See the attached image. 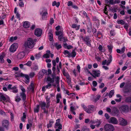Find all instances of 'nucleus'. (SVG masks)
<instances>
[{
  "instance_id": "nucleus-51",
  "label": "nucleus",
  "mask_w": 131,
  "mask_h": 131,
  "mask_svg": "<svg viewBox=\"0 0 131 131\" xmlns=\"http://www.w3.org/2000/svg\"><path fill=\"white\" fill-rule=\"evenodd\" d=\"M29 124H27V129H29V128L30 126H31L32 125V123H31V122H29Z\"/></svg>"
},
{
  "instance_id": "nucleus-2",
  "label": "nucleus",
  "mask_w": 131,
  "mask_h": 131,
  "mask_svg": "<svg viewBox=\"0 0 131 131\" xmlns=\"http://www.w3.org/2000/svg\"><path fill=\"white\" fill-rule=\"evenodd\" d=\"M40 13L41 15L42 18L43 20H45L47 18V15L48 14L47 9L45 8H42L40 10Z\"/></svg>"
},
{
  "instance_id": "nucleus-5",
  "label": "nucleus",
  "mask_w": 131,
  "mask_h": 131,
  "mask_svg": "<svg viewBox=\"0 0 131 131\" xmlns=\"http://www.w3.org/2000/svg\"><path fill=\"white\" fill-rule=\"evenodd\" d=\"M88 108L84 107L85 111L88 113H91L94 111L95 107L93 105H91L88 106Z\"/></svg>"
},
{
  "instance_id": "nucleus-25",
  "label": "nucleus",
  "mask_w": 131,
  "mask_h": 131,
  "mask_svg": "<svg viewBox=\"0 0 131 131\" xmlns=\"http://www.w3.org/2000/svg\"><path fill=\"white\" fill-rule=\"evenodd\" d=\"M105 3H109V5H113L114 4L113 0H105Z\"/></svg>"
},
{
  "instance_id": "nucleus-11",
  "label": "nucleus",
  "mask_w": 131,
  "mask_h": 131,
  "mask_svg": "<svg viewBox=\"0 0 131 131\" xmlns=\"http://www.w3.org/2000/svg\"><path fill=\"white\" fill-rule=\"evenodd\" d=\"M9 100V98H6L4 96L3 94L0 93V101H5L6 102H7Z\"/></svg>"
},
{
  "instance_id": "nucleus-49",
  "label": "nucleus",
  "mask_w": 131,
  "mask_h": 131,
  "mask_svg": "<svg viewBox=\"0 0 131 131\" xmlns=\"http://www.w3.org/2000/svg\"><path fill=\"white\" fill-rule=\"evenodd\" d=\"M20 89L22 91V92H24V93H25L26 92V90L22 86H20Z\"/></svg>"
},
{
  "instance_id": "nucleus-12",
  "label": "nucleus",
  "mask_w": 131,
  "mask_h": 131,
  "mask_svg": "<svg viewBox=\"0 0 131 131\" xmlns=\"http://www.w3.org/2000/svg\"><path fill=\"white\" fill-rule=\"evenodd\" d=\"M25 55V53L24 52H20L18 54L17 56V58L18 59H21L24 57Z\"/></svg>"
},
{
  "instance_id": "nucleus-44",
  "label": "nucleus",
  "mask_w": 131,
  "mask_h": 131,
  "mask_svg": "<svg viewBox=\"0 0 131 131\" xmlns=\"http://www.w3.org/2000/svg\"><path fill=\"white\" fill-rule=\"evenodd\" d=\"M39 105H38L37 107L34 108V112H35L37 113L39 112Z\"/></svg>"
},
{
  "instance_id": "nucleus-48",
  "label": "nucleus",
  "mask_w": 131,
  "mask_h": 131,
  "mask_svg": "<svg viewBox=\"0 0 131 131\" xmlns=\"http://www.w3.org/2000/svg\"><path fill=\"white\" fill-rule=\"evenodd\" d=\"M100 97H101L100 95H97V97L96 98H95V102H96L97 101H98L99 99L100 98Z\"/></svg>"
},
{
  "instance_id": "nucleus-32",
  "label": "nucleus",
  "mask_w": 131,
  "mask_h": 131,
  "mask_svg": "<svg viewBox=\"0 0 131 131\" xmlns=\"http://www.w3.org/2000/svg\"><path fill=\"white\" fill-rule=\"evenodd\" d=\"M114 90H112L110 91L109 94H108V96L110 98H111L114 94Z\"/></svg>"
},
{
  "instance_id": "nucleus-18",
  "label": "nucleus",
  "mask_w": 131,
  "mask_h": 131,
  "mask_svg": "<svg viewBox=\"0 0 131 131\" xmlns=\"http://www.w3.org/2000/svg\"><path fill=\"white\" fill-rule=\"evenodd\" d=\"M76 49H74L72 51L71 53H70L68 57H74L76 55V53L75 52V50Z\"/></svg>"
},
{
  "instance_id": "nucleus-42",
  "label": "nucleus",
  "mask_w": 131,
  "mask_h": 131,
  "mask_svg": "<svg viewBox=\"0 0 131 131\" xmlns=\"http://www.w3.org/2000/svg\"><path fill=\"white\" fill-rule=\"evenodd\" d=\"M35 58L37 59H39L41 56L40 54V53H38V54H36L35 56Z\"/></svg>"
},
{
  "instance_id": "nucleus-47",
  "label": "nucleus",
  "mask_w": 131,
  "mask_h": 131,
  "mask_svg": "<svg viewBox=\"0 0 131 131\" xmlns=\"http://www.w3.org/2000/svg\"><path fill=\"white\" fill-rule=\"evenodd\" d=\"M10 115L11 120L13 121L14 119V114L11 112H10Z\"/></svg>"
},
{
  "instance_id": "nucleus-6",
  "label": "nucleus",
  "mask_w": 131,
  "mask_h": 131,
  "mask_svg": "<svg viewBox=\"0 0 131 131\" xmlns=\"http://www.w3.org/2000/svg\"><path fill=\"white\" fill-rule=\"evenodd\" d=\"M119 123L120 125L123 126H125L127 125V121L122 117H120L118 119Z\"/></svg>"
},
{
  "instance_id": "nucleus-7",
  "label": "nucleus",
  "mask_w": 131,
  "mask_h": 131,
  "mask_svg": "<svg viewBox=\"0 0 131 131\" xmlns=\"http://www.w3.org/2000/svg\"><path fill=\"white\" fill-rule=\"evenodd\" d=\"M104 127L106 131H113L114 130V127L110 124H106L105 125Z\"/></svg>"
},
{
  "instance_id": "nucleus-31",
  "label": "nucleus",
  "mask_w": 131,
  "mask_h": 131,
  "mask_svg": "<svg viewBox=\"0 0 131 131\" xmlns=\"http://www.w3.org/2000/svg\"><path fill=\"white\" fill-rule=\"evenodd\" d=\"M109 59L107 61V63L106 65H108L111 62L112 60V58L111 55H110L109 57Z\"/></svg>"
},
{
  "instance_id": "nucleus-53",
  "label": "nucleus",
  "mask_w": 131,
  "mask_h": 131,
  "mask_svg": "<svg viewBox=\"0 0 131 131\" xmlns=\"http://www.w3.org/2000/svg\"><path fill=\"white\" fill-rule=\"evenodd\" d=\"M41 72L42 73V74H47V70L45 69H42Z\"/></svg>"
},
{
  "instance_id": "nucleus-40",
  "label": "nucleus",
  "mask_w": 131,
  "mask_h": 131,
  "mask_svg": "<svg viewBox=\"0 0 131 131\" xmlns=\"http://www.w3.org/2000/svg\"><path fill=\"white\" fill-rule=\"evenodd\" d=\"M83 14L84 16L86 17V18L87 19V20H88V21H90V19L88 16L86 12L85 11L83 12Z\"/></svg>"
},
{
  "instance_id": "nucleus-23",
  "label": "nucleus",
  "mask_w": 131,
  "mask_h": 131,
  "mask_svg": "<svg viewBox=\"0 0 131 131\" xmlns=\"http://www.w3.org/2000/svg\"><path fill=\"white\" fill-rule=\"evenodd\" d=\"M23 26L25 28H28L30 26L29 22L27 21L25 22L23 25Z\"/></svg>"
},
{
  "instance_id": "nucleus-29",
  "label": "nucleus",
  "mask_w": 131,
  "mask_h": 131,
  "mask_svg": "<svg viewBox=\"0 0 131 131\" xmlns=\"http://www.w3.org/2000/svg\"><path fill=\"white\" fill-rule=\"evenodd\" d=\"M101 123V121L100 120L97 119L96 121V124L95 126L97 127H98L100 125Z\"/></svg>"
},
{
  "instance_id": "nucleus-33",
  "label": "nucleus",
  "mask_w": 131,
  "mask_h": 131,
  "mask_svg": "<svg viewBox=\"0 0 131 131\" xmlns=\"http://www.w3.org/2000/svg\"><path fill=\"white\" fill-rule=\"evenodd\" d=\"M15 101L17 102H18L21 100V99L18 95H17L15 97Z\"/></svg>"
},
{
  "instance_id": "nucleus-9",
  "label": "nucleus",
  "mask_w": 131,
  "mask_h": 131,
  "mask_svg": "<svg viewBox=\"0 0 131 131\" xmlns=\"http://www.w3.org/2000/svg\"><path fill=\"white\" fill-rule=\"evenodd\" d=\"M120 110L122 112H127L128 111L129 108L128 106L127 105H123L120 107Z\"/></svg>"
},
{
  "instance_id": "nucleus-1",
  "label": "nucleus",
  "mask_w": 131,
  "mask_h": 131,
  "mask_svg": "<svg viewBox=\"0 0 131 131\" xmlns=\"http://www.w3.org/2000/svg\"><path fill=\"white\" fill-rule=\"evenodd\" d=\"M24 45L26 48H28L30 49L32 48L34 45L32 39L30 38H28L27 41L25 42Z\"/></svg>"
},
{
  "instance_id": "nucleus-19",
  "label": "nucleus",
  "mask_w": 131,
  "mask_h": 131,
  "mask_svg": "<svg viewBox=\"0 0 131 131\" xmlns=\"http://www.w3.org/2000/svg\"><path fill=\"white\" fill-rule=\"evenodd\" d=\"M92 73L93 74L97 77H98L100 75V72L99 71H93Z\"/></svg>"
},
{
  "instance_id": "nucleus-41",
  "label": "nucleus",
  "mask_w": 131,
  "mask_h": 131,
  "mask_svg": "<svg viewBox=\"0 0 131 131\" xmlns=\"http://www.w3.org/2000/svg\"><path fill=\"white\" fill-rule=\"evenodd\" d=\"M108 48V49L109 52H111L112 51V49L113 48V46L111 45L107 46Z\"/></svg>"
},
{
  "instance_id": "nucleus-64",
  "label": "nucleus",
  "mask_w": 131,
  "mask_h": 131,
  "mask_svg": "<svg viewBox=\"0 0 131 131\" xmlns=\"http://www.w3.org/2000/svg\"><path fill=\"white\" fill-rule=\"evenodd\" d=\"M12 85L11 84H9L8 85V86L7 87V88L9 90H11L12 88Z\"/></svg>"
},
{
  "instance_id": "nucleus-58",
  "label": "nucleus",
  "mask_w": 131,
  "mask_h": 131,
  "mask_svg": "<svg viewBox=\"0 0 131 131\" xmlns=\"http://www.w3.org/2000/svg\"><path fill=\"white\" fill-rule=\"evenodd\" d=\"M70 108L71 111H73L75 110L74 107L72 105V104L70 105Z\"/></svg>"
},
{
  "instance_id": "nucleus-3",
  "label": "nucleus",
  "mask_w": 131,
  "mask_h": 131,
  "mask_svg": "<svg viewBox=\"0 0 131 131\" xmlns=\"http://www.w3.org/2000/svg\"><path fill=\"white\" fill-rule=\"evenodd\" d=\"M131 85L128 83H126L123 89L124 93L130 92H131Z\"/></svg>"
},
{
  "instance_id": "nucleus-37",
  "label": "nucleus",
  "mask_w": 131,
  "mask_h": 131,
  "mask_svg": "<svg viewBox=\"0 0 131 131\" xmlns=\"http://www.w3.org/2000/svg\"><path fill=\"white\" fill-rule=\"evenodd\" d=\"M17 38V37H12L10 38L9 41H10L12 42L14 40H16Z\"/></svg>"
},
{
  "instance_id": "nucleus-26",
  "label": "nucleus",
  "mask_w": 131,
  "mask_h": 131,
  "mask_svg": "<svg viewBox=\"0 0 131 131\" xmlns=\"http://www.w3.org/2000/svg\"><path fill=\"white\" fill-rule=\"evenodd\" d=\"M24 75V74L22 73H15V77H23Z\"/></svg>"
},
{
  "instance_id": "nucleus-38",
  "label": "nucleus",
  "mask_w": 131,
  "mask_h": 131,
  "mask_svg": "<svg viewBox=\"0 0 131 131\" xmlns=\"http://www.w3.org/2000/svg\"><path fill=\"white\" fill-rule=\"evenodd\" d=\"M89 128L86 127H84L82 128L81 131H89Z\"/></svg>"
},
{
  "instance_id": "nucleus-27",
  "label": "nucleus",
  "mask_w": 131,
  "mask_h": 131,
  "mask_svg": "<svg viewBox=\"0 0 131 131\" xmlns=\"http://www.w3.org/2000/svg\"><path fill=\"white\" fill-rule=\"evenodd\" d=\"M89 24L90 25V27L91 29L89 27H88L87 28V31L89 33H90L91 32V29L92 28V24L90 22H89Z\"/></svg>"
},
{
  "instance_id": "nucleus-24",
  "label": "nucleus",
  "mask_w": 131,
  "mask_h": 131,
  "mask_svg": "<svg viewBox=\"0 0 131 131\" xmlns=\"http://www.w3.org/2000/svg\"><path fill=\"white\" fill-rule=\"evenodd\" d=\"M54 46H55L56 48L58 50L62 47L61 45L60 44H59L58 43L56 42L54 43Z\"/></svg>"
},
{
  "instance_id": "nucleus-45",
  "label": "nucleus",
  "mask_w": 131,
  "mask_h": 131,
  "mask_svg": "<svg viewBox=\"0 0 131 131\" xmlns=\"http://www.w3.org/2000/svg\"><path fill=\"white\" fill-rule=\"evenodd\" d=\"M4 57L3 55H0V62L3 63L4 62V60L3 59Z\"/></svg>"
},
{
  "instance_id": "nucleus-55",
  "label": "nucleus",
  "mask_w": 131,
  "mask_h": 131,
  "mask_svg": "<svg viewBox=\"0 0 131 131\" xmlns=\"http://www.w3.org/2000/svg\"><path fill=\"white\" fill-rule=\"evenodd\" d=\"M63 53L64 54H68V56H69V54L70 53L67 50H65L64 52H63Z\"/></svg>"
},
{
  "instance_id": "nucleus-36",
  "label": "nucleus",
  "mask_w": 131,
  "mask_h": 131,
  "mask_svg": "<svg viewBox=\"0 0 131 131\" xmlns=\"http://www.w3.org/2000/svg\"><path fill=\"white\" fill-rule=\"evenodd\" d=\"M47 80L50 81L51 83H52L54 81V78L51 79L50 77H49L47 78Z\"/></svg>"
},
{
  "instance_id": "nucleus-50",
  "label": "nucleus",
  "mask_w": 131,
  "mask_h": 131,
  "mask_svg": "<svg viewBox=\"0 0 131 131\" xmlns=\"http://www.w3.org/2000/svg\"><path fill=\"white\" fill-rule=\"evenodd\" d=\"M46 102L47 104H49L50 102V98H48V96H47L46 98Z\"/></svg>"
},
{
  "instance_id": "nucleus-22",
  "label": "nucleus",
  "mask_w": 131,
  "mask_h": 131,
  "mask_svg": "<svg viewBox=\"0 0 131 131\" xmlns=\"http://www.w3.org/2000/svg\"><path fill=\"white\" fill-rule=\"evenodd\" d=\"M20 95L22 100L23 101H25L26 98V95L25 93L24 92H21L20 93Z\"/></svg>"
},
{
  "instance_id": "nucleus-54",
  "label": "nucleus",
  "mask_w": 131,
  "mask_h": 131,
  "mask_svg": "<svg viewBox=\"0 0 131 131\" xmlns=\"http://www.w3.org/2000/svg\"><path fill=\"white\" fill-rule=\"evenodd\" d=\"M92 84L94 87H96L97 85V83L95 81H93V82Z\"/></svg>"
},
{
  "instance_id": "nucleus-15",
  "label": "nucleus",
  "mask_w": 131,
  "mask_h": 131,
  "mask_svg": "<svg viewBox=\"0 0 131 131\" xmlns=\"http://www.w3.org/2000/svg\"><path fill=\"white\" fill-rule=\"evenodd\" d=\"M60 120L59 119H57L56 121V122L55 124V125L57 126H58V128L61 129H62V125L60 123Z\"/></svg>"
},
{
  "instance_id": "nucleus-43",
  "label": "nucleus",
  "mask_w": 131,
  "mask_h": 131,
  "mask_svg": "<svg viewBox=\"0 0 131 131\" xmlns=\"http://www.w3.org/2000/svg\"><path fill=\"white\" fill-rule=\"evenodd\" d=\"M27 89L28 90H29V89H30V90H29V91L30 90H31L32 92L34 91V86H32L30 85L29 87L27 88Z\"/></svg>"
},
{
  "instance_id": "nucleus-59",
  "label": "nucleus",
  "mask_w": 131,
  "mask_h": 131,
  "mask_svg": "<svg viewBox=\"0 0 131 131\" xmlns=\"http://www.w3.org/2000/svg\"><path fill=\"white\" fill-rule=\"evenodd\" d=\"M73 5L71 1H69L68 2V6H72Z\"/></svg>"
},
{
  "instance_id": "nucleus-14",
  "label": "nucleus",
  "mask_w": 131,
  "mask_h": 131,
  "mask_svg": "<svg viewBox=\"0 0 131 131\" xmlns=\"http://www.w3.org/2000/svg\"><path fill=\"white\" fill-rule=\"evenodd\" d=\"M2 125L3 126L8 129V127L9 125V122L8 121L5 120L3 121L2 122Z\"/></svg>"
},
{
  "instance_id": "nucleus-39",
  "label": "nucleus",
  "mask_w": 131,
  "mask_h": 131,
  "mask_svg": "<svg viewBox=\"0 0 131 131\" xmlns=\"http://www.w3.org/2000/svg\"><path fill=\"white\" fill-rule=\"evenodd\" d=\"M59 77L57 76L56 78H55V81L57 85L59 84Z\"/></svg>"
},
{
  "instance_id": "nucleus-30",
  "label": "nucleus",
  "mask_w": 131,
  "mask_h": 131,
  "mask_svg": "<svg viewBox=\"0 0 131 131\" xmlns=\"http://www.w3.org/2000/svg\"><path fill=\"white\" fill-rule=\"evenodd\" d=\"M12 89L11 90L14 93H17L18 92V89H17L16 87L15 86L12 87Z\"/></svg>"
},
{
  "instance_id": "nucleus-46",
  "label": "nucleus",
  "mask_w": 131,
  "mask_h": 131,
  "mask_svg": "<svg viewBox=\"0 0 131 131\" xmlns=\"http://www.w3.org/2000/svg\"><path fill=\"white\" fill-rule=\"evenodd\" d=\"M32 62L30 61H28L26 63L25 65H27L28 66L30 67L31 65Z\"/></svg>"
},
{
  "instance_id": "nucleus-21",
  "label": "nucleus",
  "mask_w": 131,
  "mask_h": 131,
  "mask_svg": "<svg viewBox=\"0 0 131 131\" xmlns=\"http://www.w3.org/2000/svg\"><path fill=\"white\" fill-rule=\"evenodd\" d=\"M39 105L42 109H44L46 105V102H41L39 103Z\"/></svg>"
},
{
  "instance_id": "nucleus-10",
  "label": "nucleus",
  "mask_w": 131,
  "mask_h": 131,
  "mask_svg": "<svg viewBox=\"0 0 131 131\" xmlns=\"http://www.w3.org/2000/svg\"><path fill=\"white\" fill-rule=\"evenodd\" d=\"M42 33L41 29L39 28L36 29L35 31V34L37 36L39 37L40 36Z\"/></svg>"
},
{
  "instance_id": "nucleus-17",
  "label": "nucleus",
  "mask_w": 131,
  "mask_h": 131,
  "mask_svg": "<svg viewBox=\"0 0 131 131\" xmlns=\"http://www.w3.org/2000/svg\"><path fill=\"white\" fill-rule=\"evenodd\" d=\"M50 54V51L49 50H47L46 51V53L43 55V57L46 58H49Z\"/></svg>"
},
{
  "instance_id": "nucleus-56",
  "label": "nucleus",
  "mask_w": 131,
  "mask_h": 131,
  "mask_svg": "<svg viewBox=\"0 0 131 131\" xmlns=\"http://www.w3.org/2000/svg\"><path fill=\"white\" fill-rule=\"evenodd\" d=\"M110 33L112 36H114L115 34L114 31L111 30L110 32Z\"/></svg>"
},
{
  "instance_id": "nucleus-35",
  "label": "nucleus",
  "mask_w": 131,
  "mask_h": 131,
  "mask_svg": "<svg viewBox=\"0 0 131 131\" xmlns=\"http://www.w3.org/2000/svg\"><path fill=\"white\" fill-rule=\"evenodd\" d=\"M117 22L118 24L121 25H123L125 23V22L124 21L122 20H117Z\"/></svg>"
},
{
  "instance_id": "nucleus-61",
  "label": "nucleus",
  "mask_w": 131,
  "mask_h": 131,
  "mask_svg": "<svg viewBox=\"0 0 131 131\" xmlns=\"http://www.w3.org/2000/svg\"><path fill=\"white\" fill-rule=\"evenodd\" d=\"M84 70L86 72H87L88 73L90 74L91 75H92V73L89 71L87 67L85 68Z\"/></svg>"
},
{
  "instance_id": "nucleus-62",
  "label": "nucleus",
  "mask_w": 131,
  "mask_h": 131,
  "mask_svg": "<svg viewBox=\"0 0 131 131\" xmlns=\"http://www.w3.org/2000/svg\"><path fill=\"white\" fill-rule=\"evenodd\" d=\"M56 34L57 35H61L62 32L61 31H56Z\"/></svg>"
},
{
  "instance_id": "nucleus-34",
  "label": "nucleus",
  "mask_w": 131,
  "mask_h": 131,
  "mask_svg": "<svg viewBox=\"0 0 131 131\" xmlns=\"http://www.w3.org/2000/svg\"><path fill=\"white\" fill-rule=\"evenodd\" d=\"M80 25L78 26L75 24H73L72 25V27L73 28H75L77 30H78L79 29Z\"/></svg>"
},
{
  "instance_id": "nucleus-60",
  "label": "nucleus",
  "mask_w": 131,
  "mask_h": 131,
  "mask_svg": "<svg viewBox=\"0 0 131 131\" xmlns=\"http://www.w3.org/2000/svg\"><path fill=\"white\" fill-rule=\"evenodd\" d=\"M43 75L44 74L41 72H39L38 75L39 77L42 78Z\"/></svg>"
},
{
  "instance_id": "nucleus-52",
  "label": "nucleus",
  "mask_w": 131,
  "mask_h": 131,
  "mask_svg": "<svg viewBox=\"0 0 131 131\" xmlns=\"http://www.w3.org/2000/svg\"><path fill=\"white\" fill-rule=\"evenodd\" d=\"M51 86V84L50 83H49L47 85H46L45 87L47 89L50 88Z\"/></svg>"
},
{
  "instance_id": "nucleus-16",
  "label": "nucleus",
  "mask_w": 131,
  "mask_h": 131,
  "mask_svg": "<svg viewBox=\"0 0 131 131\" xmlns=\"http://www.w3.org/2000/svg\"><path fill=\"white\" fill-rule=\"evenodd\" d=\"M48 35L49 37V40L50 41H52L53 39V35L52 34V31L50 30L49 31Z\"/></svg>"
},
{
  "instance_id": "nucleus-57",
  "label": "nucleus",
  "mask_w": 131,
  "mask_h": 131,
  "mask_svg": "<svg viewBox=\"0 0 131 131\" xmlns=\"http://www.w3.org/2000/svg\"><path fill=\"white\" fill-rule=\"evenodd\" d=\"M35 74L33 72H31L29 74V75L30 78H32L34 76Z\"/></svg>"
},
{
  "instance_id": "nucleus-28",
  "label": "nucleus",
  "mask_w": 131,
  "mask_h": 131,
  "mask_svg": "<svg viewBox=\"0 0 131 131\" xmlns=\"http://www.w3.org/2000/svg\"><path fill=\"white\" fill-rule=\"evenodd\" d=\"M32 69L34 71H36L38 70V66L37 64H35L32 67Z\"/></svg>"
},
{
  "instance_id": "nucleus-20",
  "label": "nucleus",
  "mask_w": 131,
  "mask_h": 131,
  "mask_svg": "<svg viewBox=\"0 0 131 131\" xmlns=\"http://www.w3.org/2000/svg\"><path fill=\"white\" fill-rule=\"evenodd\" d=\"M23 77H25V78L26 79V81L25 83L27 84L30 81V79L29 75L27 74H24Z\"/></svg>"
},
{
  "instance_id": "nucleus-4",
  "label": "nucleus",
  "mask_w": 131,
  "mask_h": 131,
  "mask_svg": "<svg viewBox=\"0 0 131 131\" xmlns=\"http://www.w3.org/2000/svg\"><path fill=\"white\" fill-rule=\"evenodd\" d=\"M82 38L85 42L86 44L88 46L90 47L91 46L90 43L91 40H90V37L89 36H85L84 37H82Z\"/></svg>"
},
{
  "instance_id": "nucleus-13",
  "label": "nucleus",
  "mask_w": 131,
  "mask_h": 131,
  "mask_svg": "<svg viewBox=\"0 0 131 131\" xmlns=\"http://www.w3.org/2000/svg\"><path fill=\"white\" fill-rule=\"evenodd\" d=\"M109 122L112 124H116L118 123L117 119L114 117L111 118L109 119Z\"/></svg>"
},
{
  "instance_id": "nucleus-8",
  "label": "nucleus",
  "mask_w": 131,
  "mask_h": 131,
  "mask_svg": "<svg viewBox=\"0 0 131 131\" xmlns=\"http://www.w3.org/2000/svg\"><path fill=\"white\" fill-rule=\"evenodd\" d=\"M18 47L17 44L16 43H14L10 46L9 48V50L10 52H15Z\"/></svg>"
},
{
  "instance_id": "nucleus-63",
  "label": "nucleus",
  "mask_w": 131,
  "mask_h": 131,
  "mask_svg": "<svg viewBox=\"0 0 131 131\" xmlns=\"http://www.w3.org/2000/svg\"><path fill=\"white\" fill-rule=\"evenodd\" d=\"M96 123V121H94L93 120H91L90 122V124H95Z\"/></svg>"
}]
</instances>
